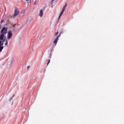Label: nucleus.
<instances>
[{"mask_svg": "<svg viewBox=\"0 0 124 124\" xmlns=\"http://www.w3.org/2000/svg\"><path fill=\"white\" fill-rule=\"evenodd\" d=\"M14 96H13L11 98V99H10V100H11V99H12V98H13V97H14Z\"/></svg>", "mask_w": 124, "mask_h": 124, "instance_id": "nucleus-15", "label": "nucleus"}, {"mask_svg": "<svg viewBox=\"0 0 124 124\" xmlns=\"http://www.w3.org/2000/svg\"><path fill=\"white\" fill-rule=\"evenodd\" d=\"M1 29V25L0 24V30Z\"/></svg>", "mask_w": 124, "mask_h": 124, "instance_id": "nucleus-16", "label": "nucleus"}, {"mask_svg": "<svg viewBox=\"0 0 124 124\" xmlns=\"http://www.w3.org/2000/svg\"><path fill=\"white\" fill-rule=\"evenodd\" d=\"M30 67H31V66H27V68H28V69H30Z\"/></svg>", "mask_w": 124, "mask_h": 124, "instance_id": "nucleus-14", "label": "nucleus"}, {"mask_svg": "<svg viewBox=\"0 0 124 124\" xmlns=\"http://www.w3.org/2000/svg\"><path fill=\"white\" fill-rule=\"evenodd\" d=\"M8 30L7 28L3 27L0 32V46L3 45V43L1 42V40H3V39L5 38Z\"/></svg>", "mask_w": 124, "mask_h": 124, "instance_id": "nucleus-1", "label": "nucleus"}, {"mask_svg": "<svg viewBox=\"0 0 124 124\" xmlns=\"http://www.w3.org/2000/svg\"><path fill=\"white\" fill-rule=\"evenodd\" d=\"M4 22V20L2 19L1 20V23L2 24V23Z\"/></svg>", "mask_w": 124, "mask_h": 124, "instance_id": "nucleus-12", "label": "nucleus"}, {"mask_svg": "<svg viewBox=\"0 0 124 124\" xmlns=\"http://www.w3.org/2000/svg\"><path fill=\"white\" fill-rule=\"evenodd\" d=\"M17 15H19V11H18V10H15V13L12 17L13 18H15Z\"/></svg>", "mask_w": 124, "mask_h": 124, "instance_id": "nucleus-4", "label": "nucleus"}, {"mask_svg": "<svg viewBox=\"0 0 124 124\" xmlns=\"http://www.w3.org/2000/svg\"><path fill=\"white\" fill-rule=\"evenodd\" d=\"M39 16L40 17H42V16H43V10H40V12H39Z\"/></svg>", "mask_w": 124, "mask_h": 124, "instance_id": "nucleus-5", "label": "nucleus"}, {"mask_svg": "<svg viewBox=\"0 0 124 124\" xmlns=\"http://www.w3.org/2000/svg\"><path fill=\"white\" fill-rule=\"evenodd\" d=\"M4 47L3 46H0V53L2 51V49H3Z\"/></svg>", "mask_w": 124, "mask_h": 124, "instance_id": "nucleus-8", "label": "nucleus"}, {"mask_svg": "<svg viewBox=\"0 0 124 124\" xmlns=\"http://www.w3.org/2000/svg\"><path fill=\"white\" fill-rule=\"evenodd\" d=\"M63 12H64L63 11H61L59 17L58 18L59 19H61V17H62V14H63Z\"/></svg>", "mask_w": 124, "mask_h": 124, "instance_id": "nucleus-6", "label": "nucleus"}, {"mask_svg": "<svg viewBox=\"0 0 124 124\" xmlns=\"http://www.w3.org/2000/svg\"><path fill=\"white\" fill-rule=\"evenodd\" d=\"M59 34V32H57L56 33H55V35L56 36H58V35Z\"/></svg>", "mask_w": 124, "mask_h": 124, "instance_id": "nucleus-11", "label": "nucleus"}, {"mask_svg": "<svg viewBox=\"0 0 124 124\" xmlns=\"http://www.w3.org/2000/svg\"><path fill=\"white\" fill-rule=\"evenodd\" d=\"M13 28H15V27H16V24H14L13 25Z\"/></svg>", "mask_w": 124, "mask_h": 124, "instance_id": "nucleus-13", "label": "nucleus"}, {"mask_svg": "<svg viewBox=\"0 0 124 124\" xmlns=\"http://www.w3.org/2000/svg\"><path fill=\"white\" fill-rule=\"evenodd\" d=\"M67 6V4H66L65 5L63 6V7L62 9V11H64L65 10V8H66V6Z\"/></svg>", "mask_w": 124, "mask_h": 124, "instance_id": "nucleus-7", "label": "nucleus"}, {"mask_svg": "<svg viewBox=\"0 0 124 124\" xmlns=\"http://www.w3.org/2000/svg\"><path fill=\"white\" fill-rule=\"evenodd\" d=\"M50 62H51V60L50 59H49L48 60L47 65H48L49 63H50Z\"/></svg>", "mask_w": 124, "mask_h": 124, "instance_id": "nucleus-10", "label": "nucleus"}, {"mask_svg": "<svg viewBox=\"0 0 124 124\" xmlns=\"http://www.w3.org/2000/svg\"><path fill=\"white\" fill-rule=\"evenodd\" d=\"M11 37H12V31H10L8 32L7 39L9 40L11 39Z\"/></svg>", "mask_w": 124, "mask_h": 124, "instance_id": "nucleus-3", "label": "nucleus"}, {"mask_svg": "<svg viewBox=\"0 0 124 124\" xmlns=\"http://www.w3.org/2000/svg\"><path fill=\"white\" fill-rule=\"evenodd\" d=\"M61 33H62V32L60 33L59 35L57 36V37L54 39L53 41V43L55 44V46L56 45H57V43H58V40H59V38L60 37V36H61Z\"/></svg>", "mask_w": 124, "mask_h": 124, "instance_id": "nucleus-2", "label": "nucleus"}, {"mask_svg": "<svg viewBox=\"0 0 124 124\" xmlns=\"http://www.w3.org/2000/svg\"><path fill=\"white\" fill-rule=\"evenodd\" d=\"M5 45H6V46L8 45V41H7V40H6V43L5 44Z\"/></svg>", "mask_w": 124, "mask_h": 124, "instance_id": "nucleus-9", "label": "nucleus"}]
</instances>
